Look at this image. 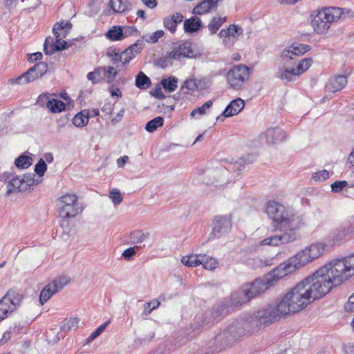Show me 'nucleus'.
<instances>
[{
    "label": "nucleus",
    "mask_w": 354,
    "mask_h": 354,
    "mask_svg": "<svg viewBox=\"0 0 354 354\" xmlns=\"http://www.w3.org/2000/svg\"><path fill=\"white\" fill-rule=\"evenodd\" d=\"M204 258L203 254H189L184 256L181 258V262L186 266L189 267H196L201 264Z\"/></svg>",
    "instance_id": "nucleus-30"
},
{
    "label": "nucleus",
    "mask_w": 354,
    "mask_h": 354,
    "mask_svg": "<svg viewBox=\"0 0 354 354\" xmlns=\"http://www.w3.org/2000/svg\"><path fill=\"white\" fill-rule=\"evenodd\" d=\"M201 26V21L197 17H193L184 21V30L187 32H194L199 30Z\"/></svg>",
    "instance_id": "nucleus-31"
},
{
    "label": "nucleus",
    "mask_w": 354,
    "mask_h": 354,
    "mask_svg": "<svg viewBox=\"0 0 354 354\" xmlns=\"http://www.w3.org/2000/svg\"><path fill=\"white\" fill-rule=\"evenodd\" d=\"M329 177V173L327 170H320L313 174L312 179L315 182H323Z\"/></svg>",
    "instance_id": "nucleus-53"
},
{
    "label": "nucleus",
    "mask_w": 354,
    "mask_h": 354,
    "mask_svg": "<svg viewBox=\"0 0 354 354\" xmlns=\"http://www.w3.org/2000/svg\"><path fill=\"white\" fill-rule=\"evenodd\" d=\"M232 228V218L230 215L216 216L212 222L211 236L214 238H221L227 234Z\"/></svg>",
    "instance_id": "nucleus-11"
},
{
    "label": "nucleus",
    "mask_w": 354,
    "mask_h": 354,
    "mask_svg": "<svg viewBox=\"0 0 354 354\" xmlns=\"http://www.w3.org/2000/svg\"><path fill=\"white\" fill-rule=\"evenodd\" d=\"M347 84V77L337 75L328 79L325 89L327 92L335 93L341 91Z\"/></svg>",
    "instance_id": "nucleus-19"
},
{
    "label": "nucleus",
    "mask_w": 354,
    "mask_h": 354,
    "mask_svg": "<svg viewBox=\"0 0 354 354\" xmlns=\"http://www.w3.org/2000/svg\"><path fill=\"white\" fill-rule=\"evenodd\" d=\"M106 37L111 41L122 39V30L120 26H114L106 32Z\"/></svg>",
    "instance_id": "nucleus-36"
},
{
    "label": "nucleus",
    "mask_w": 354,
    "mask_h": 354,
    "mask_svg": "<svg viewBox=\"0 0 354 354\" xmlns=\"http://www.w3.org/2000/svg\"><path fill=\"white\" fill-rule=\"evenodd\" d=\"M354 275V255L335 259L306 277L279 300L286 315L298 313Z\"/></svg>",
    "instance_id": "nucleus-1"
},
{
    "label": "nucleus",
    "mask_w": 354,
    "mask_h": 354,
    "mask_svg": "<svg viewBox=\"0 0 354 354\" xmlns=\"http://www.w3.org/2000/svg\"><path fill=\"white\" fill-rule=\"evenodd\" d=\"M225 21V17H214L208 25L211 34L216 33Z\"/></svg>",
    "instance_id": "nucleus-41"
},
{
    "label": "nucleus",
    "mask_w": 354,
    "mask_h": 354,
    "mask_svg": "<svg viewBox=\"0 0 354 354\" xmlns=\"http://www.w3.org/2000/svg\"><path fill=\"white\" fill-rule=\"evenodd\" d=\"M245 106V102L241 99L237 98L232 100L225 109L223 112L224 117H230L237 115Z\"/></svg>",
    "instance_id": "nucleus-24"
},
{
    "label": "nucleus",
    "mask_w": 354,
    "mask_h": 354,
    "mask_svg": "<svg viewBox=\"0 0 354 354\" xmlns=\"http://www.w3.org/2000/svg\"><path fill=\"white\" fill-rule=\"evenodd\" d=\"M298 238L297 234H288V232H283L281 235H274L268 238L264 239L261 241V245L277 246L281 244H286L293 242Z\"/></svg>",
    "instance_id": "nucleus-17"
},
{
    "label": "nucleus",
    "mask_w": 354,
    "mask_h": 354,
    "mask_svg": "<svg viewBox=\"0 0 354 354\" xmlns=\"http://www.w3.org/2000/svg\"><path fill=\"white\" fill-rule=\"evenodd\" d=\"M111 8L116 13H123L131 9V3L129 0H111Z\"/></svg>",
    "instance_id": "nucleus-29"
},
{
    "label": "nucleus",
    "mask_w": 354,
    "mask_h": 354,
    "mask_svg": "<svg viewBox=\"0 0 354 354\" xmlns=\"http://www.w3.org/2000/svg\"><path fill=\"white\" fill-rule=\"evenodd\" d=\"M106 55L114 64L120 62V53L119 50H117L116 49L109 48L106 53Z\"/></svg>",
    "instance_id": "nucleus-56"
},
{
    "label": "nucleus",
    "mask_w": 354,
    "mask_h": 354,
    "mask_svg": "<svg viewBox=\"0 0 354 354\" xmlns=\"http://www.w3.org/2000/svg\"><path fill=\"white\" fill-rule=\"evenodd\" d=\"M284 315H287L279 301L261 307L252 314L245 315L233 322L227 329L216 335L215 341L219 344L218 350L221 351L230 346L246 332H249L251 328L268 326Z\"/></svg>",
    "instance_id": "nucleus-2"
},
{
    "label": "nucleus",
    "mask_w": 354,
    "mask_h": 354,
    "mask_svg": "<svg viewBox=\"0 0 354 354\" xmlns=\"http://www.w3.org/2000/svg\"><path fill=\"white\" fill-rule=\"evenodd\" d=\"M293 272L289 264L286 261L280 263L272 270L266 274L263 279L268 286V288L275 286L279 279Z\"/></svg>",
    "instance_id": "nucleus-10"
},
{
    "label": "nucleus",
    "mask_w": 354,
    "mask_h": 354,
    "mask_svg": "<svg viewBox=\"0 0 354 354\" xmlns=\"http://www.w3.org/2000/svg\"><path fill=\"white\" fill-rule=\"evenodd\" d=\"M227 312L228 308L225 304L214 306L212 308V317L216 319L226 315Z\"/></svg>",
    "instance_id": "nucleus-47"
},
{
    "label": "nucleus",
    "mask_w": 354,
    "mask_h": 354,
    "mask_svg": "<svg viewBox=\"0 0 354 354\" xmlns=\"http://www.w3.org/2000/svg\"><path fill=\"white\" fill-rule=\"evenodd\" d=\"M212 106V101L208 100L205 102L201 106L198 107L194 109L190 115L192 117H194L196 115L198 114L200 115H203L206 113V111L209 109Z\"/></svg>",
    "instance_id": "nucleus-51"
},
{
    "label": "nucleus",
    "mask_w": 354,
    "mask_h": 354,
    "mask_svg": "<svg viewBox=\"0 0 354 354\" xmlns=\"http://www.w3.org/2000/svg\"><path fill=\"white\" fill-rule=\"evenodd\" d=\"M26 72L18 77L15 80V82L19 84H25L27 83H29L30 82L34 81L35 79H37L38 75L35 73H32V74H30L28 75H26Z\"/></svg>",
    "instance_id": "nucleus-49"
},
{
    "label": "nucleus",
    "mask_w": 354,
    "mask_h": 354,
    "mask_svg": "<svg viewBox=\"0 0 354 354\" xmlns=\"http://www.w3.org/2000/svg\"><path fill=\"white\" fill-rule=\"evenodd\" d=\"M45 101H46V106L53 113H59L65 109L66 105L62 101L56 99L50 100L47 95H41L37 102L40 106H44L43 102Z\"/></svg>",
    "instance_id": "nucleus-21"
},
{
    "label": "nucleus",
    "mask_w": 354,
    "mask_h": 354,
    "mask_svg": "<svg viewBox=\"0 0 354 354\" xmlns=\"http://www.w3.org/2000/svg\"><path fill=\"white\" fill-rule=\"evenodd\" d=\"M47 169V165L44 159L41 158L35 165V171L39 176H43Z\"/></svg>",
    "instance_id": "nucleus-55"
},
{
    "label": "nucleus",
    "mask_w": 354,
    "mask_h": 354,
    "mask_svg": "<svg viewBox=\"0 0 354 354\" xmlns=\"http://www.w3.org/2000/svg\"><path fill=\"white\" fill-rule=\"evenodd\" d=\"M101 69H103L102 73L104 79L106 77L109 83L113 82L118 75V72L113 66L101 67Z\"/></svg>",
    "instance_id": "nucleus-43"
},
{
    "label": "nucleus",
    "mask_w": 354,
    "mask_h": 354,
    "mask_svg": "<svg viewBox=\"0 0 354 354\" xmlns=\"http://www.w3.org/2000/svg\"><path fill=\"white\" fill-rule=\"evenodd\" d=\"M250 75V68L243 64L234 66L227 73L226 78L228 84L234 90L241 89Z\"/></svg>",
    "instance_id": "nucleus-7"
},
{
    "label": "nucleus",
    "mask_w": 354,
    "mask_h": 354,
    "mask_svg": "<svg viewBox=\"0 0 354 354\" xmlns=\"http://www.w3.org/2000/svg\"><path fill=\"white\" fill-rule=\"evenodd\" d=\"M143 41L138 40L136 43L130 46L127 49H131V52L133 53V56L136 57V55L138 54L140 52V50L143 48Z\"/></svg>",
    "instance_id": "nucleus-60"
},
{
    "label": "nucleus",
    "mask_w": 354,
    "mask_h": 354,
    "mask_svg": "<svg viewBox=\"0 0 354 354\" xmlns=\"http://www.w3.org/2000/svg\"><path fill=\"white\" fill-rule=\"evenodd\" d=\"M185 88L190 91H197L196 78L187 79L184 82V85L182 86V89H184Z\"/></svg>",
    "instance_id": "nucleus-59"
},
{
    "label": "nucleus",
    "mask_w": 354,
    "mask_h": 354,
    "mask_svg": "<svg viewBox=\"0 0 354 354\" xmlns=\"http://www.w3.org/2000/svg\"><path fill=\"white\" fill-rule=\"evenodd\" d=\"M160 302L157 300H153L150 302H148L145 304L143 314L145 315H148L151 313V311L156 308H157L159 305Z\"/></svg>",
    "instance_id": "nucleus-57"
},
{
    "label": "nucleus",
    "mask_w": 354,
    "mask_h": 354,
    "mask_svg": "<svg viewBox=\"0 0 354 354\" xmlns=\"http://www.w3.org/2000/svg\"><path fill=\"white\" fill-rule=\"evenodd\" d=\"M23 295L15 290H10L0 301V319H3L20 305Z\"/></svg>",
    "instance_id": "nucleus-9"
},
{
    "label": "nucleus",
    "mask_w": 354,
    "mask_h": 354,
    "mask_svg": "<svg viewBox=\"0 0 354 354\" xmlns=\"http://www.w3.org/2000/svg\"><path fill=\"white\" fill-rule=\"evenodd\" d=\"M135 57L133 53L131 52V49H125L122 52L120 53V62H121L123 65L129 63L131 59H133Z\"/></svg>",
    "instance_id": "nucleus-54"
},
{
    "label": "nucleus",
    "mask_w": 354,
    "mask_h": 354,
    "mask_svg": "<svg viewBox=\"0 0 354 354\" xmlns=\"http://www.w3.org/2000/svg\"><path fill=\"white\" fill-rule=\"evenodd\" d=\"M164 35V31L162 30H159L156 31L151 35H147L143 37L145 40L148 43L154 44L158 41L160 38H161Z\"/></svg>",
    "instance_id": "nucleus-52"
},
{
    "label": "nucleus",
    "mask_w": 354,
    "mask_h": 354,
    "mask_svg": "<svg viewBox=\"0 0 354 354\" xmlns=\"http://www.w3.org/2000/svg\"><path fill=\"white\" fill-rule=\"evenodd\" d=\"M194 57L192 45L190 41H182L174 45L172 50L169 54V57L179 60L181 58H192Z\"/></svg>",
    "instance_id": "nucleus-13"
},
{
    "label": "nucleus",
    "mask_w": 354,
    "mask_h": 354,
    "mask_svg": "<svg viewBox=\"0 0 354 354\" xmlns=\"http://www.w3.org/2000/svg\"><path fill=\"white\" fill-rule=\"evenodd\" d=\"M251 299L244 286L238 290L234 292L231 295V304L237 306L245 304Z\"/></svg>",
    "instance_id": "nucleus-23"
},
{
    "label": "nucleus",
    "mask_w": 354,
    "mask_h": 354,
    "mask_svg": "<svg viewBox=\"0 0 354 354\" xmlns=\"http://www.w3.org/2000/svg\"><path fill=\"white\" fill-rule=\"evenodd\" d=\"M121 30H122V39L131 36L137 31L135 26H121Z\"/></svg>",
    "instance_id": "nucleus-63"
},
{
    "label": "nucleus",
    "mask_w": 354,
    "mask_h": 354,
    "mask_svg": "<svg viewBox=\"0 0 354 354\" xmlns=\"http://www.w3.org/2000/svg\"><path fill=\"white\" fill-rule=\"evenodd\" d=\"M48 71V64L45 62H40L36 64L34 66L30 68L26 71V75H28L32 73H35L38 77L42 76Z\"/></svg>",
    "instance_id": "nucleus-39"
},
{
    "label": "nucleus",
    "mask_w": 354,
    "mask_h": 354,
    "mask_svg": "<svg viewBox=\"0 0 354 354\" xmlns=\"http://www.w3.org/2000/svg\"><path fill=\"white\" fill-rule=\"evenodd\" d=\"M310 50V46L303 44H292L280 52V57L285 60H292L296 57L301 56L305 53Z\"/></svg>",
    "instance_id": "nucleus-14"
},
{
    "label": "nucleus",
    "mask_w": 354,
    "mask_h": 354,
    "mask_svg": "<svg viewBox=\"0 0 354 354\" xmlns=\"http://www.w3.org/2000/svg\"><path fill=\"white\" fill-rule=\"evenodd\" d=\"M31 161L29 156L21 155L15 160V164L17 168L26 169L31 165Z\"/></svg>",
    "instance_id": "nucleus-45"
},
{
    "label": "nucleus",
    "mask_w": 354,
    "mask_h": 354,
    "mask_svg": "<svg viewBox=\"0 0 354 354\" xmlns=\"http://www.w3.org/2000/svg\"><path fill=\"white\" fill-rule=\"evenodd\" d=\"M57 212L63 218L75 217L83 210L82 205L78 203L77 196L75 194H68L57 200Z\"/></svg>",
    "instance_id": "nucleus-6"
},
{
    "label": "nucleus",
    "mask_w": 354,
    "mask_h": 354,
    "mask_svg": "<svg viewBox=\"0 0 354 354\" xmlns=\"http://www.w3.org/2000/svg\"><path fill=\"white\" fill-rule=\"evenodd\" d=\"M243 286L251 299L260 295L268 289L263 278H258L252 283Z\"/></svg>",
    "instance_id": "nucleus-18"
},
{
    "label": "nucleus",
    "mask_w": 354,
    "mask_h": 354,
    "mask_svg": "<svg viewBox=\"0 0 354 354\" xmlns=\"http://www.w3.org/2000/svg\"><path fill=\"white\" fill-rule=\"evenodd\" d=\"M277 77L283 81L290 82L296 80L299 76L294 67H279L277 72Z\"/></svg>",
    "instance_id": "nucleus-27"
},
{
    "label": "nucleus",
    "mask_w": 354,
    "mask_h": 354,
    "mask_svg": "<svg viewBox=\"0 0 354 354\" xmlns=\"http://www.w3.org/2000/svg\"><path fill=\"white\" fill-rule=\"evenodd\" d=\"M103 69H101V67H98L97 68L95 69L92 72H89L87 74V78L88 80L91 81L93 84H96L101 80H104V76L102 73V71Z\"/></svg>",
    "instance_id": "nucleus-44"
},
{
    "label": "nucleus",
    "mask_w": 354,
    "mask_h": 354,
    "mask_svg": "<svg viewBox=\"0 0 354 354\" xmlns=\"http://www.w3.org/2000/svg\"><path fill=\"white\" fill-rule=\"evenodd\" d=\"M70 278L66 275H61L57 277L52 281L53 286L57 289L58 292L62 290L68 283Z\"/></svg>",
    "instance_id": "nucleus-40"
},
{
    "label": "nucleus",
    "mask_w": 354,
    "mask_h": 354,
    "mask_svg": "<svg viewBox=\"0 0 354 354\" xmlns=\"http://www.w3.org/2000/svg\"><path fill=\"white\" fill-rule=\"evenodd\" d=\"M229 30H230V35L234 38H236L238 35H240L243 33V30L241 27L237 25H230L228 28Z\"/></svg>",
    "instance_id": "nucleus-62"
},
{
    "label": "nucleus",
    "mask_w": 354,
    "mask_h": 354,
    "mask_svg": "<svg viewBox=\"0 0 354 354\" xmlns=\"http://www.w3.org/2000/svg\"><path fill=\"white\" fill-rule=\"evenodd\" d=\"M244 169L245 164L243 159H240L230 165V169H232L236 176H239ZM215 176L216 177V182L220 184L229 183V169L223 167H220L215 171Z\"/></svg>",
    "instance_id": "nucleus-12"
},
{
    "label": "nucleus",
    "mask_w": 354,
    "mask_h": 354,
    "mask_svg": "<svg viewBox=\"0 0 354 354\" xmlns=\"http://www.w3.org/2000/svg\"><path fill=\"white\" fill-rule=\"evenodd\" d=\"M266 212L272 221L274 227L281 232L297 234V231L304 225L301 216L277 201H270L266 203Z\"/></svg>",
    "instance_id": "nucleus-3"
},
{
    "label": "nucleus",
    "mask_w": 354,
    "mask_h": 354,
    "mask_svg": "<svg viewBox=\"0 0 354 354\" xmlns=\"http://www.w3.org/2000/svg\"><path fill=\"white\" fill-rule=\"evenodd\" d=\"M261 138L270 145L281 143L286 138V132L280 127H270L261 134Z\"/></svg>",
    "instance_id": "nucleus-16"
},
{
    "label": "nucleus",
    "mask_w": 354,
    "mask_h": 354,
    "mask_svg": "<svg viewBox=\"0 0 354 354\" xmlns=\"http://www.w3.org/2000/svg\"><path fill=\"white\" fill-rule=\"evenodd\" d=\"M57 292H58V291L51 283L45 286V287L42 289L39 297V302L41 305H43L44 303H46L53 295Z\"/></svg>",
    "instance_id": "nucleus-32"
},
{
    "label": "nucleus",
    "mask_w": 354,
    "mask_h": 354,
    "mask_svg": "<svg viewBox=\"0 0 354 354\" xmlns=\"http://www.w3.org/2000/svg\"><path fill=\"white\" fill-rule=\"evenodd\" d=\"M88 122V114L86 110L77 113L73 119V124L77 127H83Z\"/></svg>",
    "instance_id": "nucleus-35"
},
{
    "label": "nucleus",
    "mask_w": 354,
    "mask_h": 354,
    "mask_svg": "<svg viewBox=\"0 0 354 354\" xmlns=\"http://www.w3.org/2000/svg\"><path fill=\"white\" fill-rule=\"evenodd\" d=\"M72 24L69 22H57L54 25L53 32L57 39H63L66 37L69 30L71 28Z\"/></svg>",
    "instance_id": "nucleus-26"
},
{
    "label": "nucleus",
    "mask_w": 354,
    "mask_h": 354,
    "mask_svg": "<svg viewBox=\"0 0 354 354\" xmlns=\"http://www.w3.org/2000/svg\"><path fill=\"white\" fill-rule=\"evenodd\" d=\"M164 124L163 118L158 116L149 120L146 126L145 129L149 133L154 132L158 127H160Z\"/></svg>",
    "instance_id": "nucleus-38"
},
{
    "label": "nucleus",
    "mask_w": 354,
    "mask_h": 354,
    "mask_svg": "<svg viewBox=\"0 0 354 354\" xmlns=\"http://www.w3.org/2000/svg\"><path fill=\"white\" fill-rule=\"evenodd\" d=\"M347 185V182L345 180L335 181L331 185V189L333 192L337 193L342 191Z\"/></svg>",
    "instance_id": "nucleus-61"
},
{
    "label": "nucleus",
    "mask_w": 354,
    "mask_h": 354,
    "mask_svg": "<svg viewBox=\"0 0 354 354\" xmlns=\"http://www.w3.org/2000/svg\"><path fill=\"white\" fill-rule=\"evenodd\" d=\"M203 256L204 258H203V261L201 262V264L203 266L204 268L212 270L218 266V263L216 259L207 257L205 254H203Z\"/></svg>",
    "instance_id": "nucleus-46"
},
{
    "label": "nucleus",
    "mask_w": 354,
    "mask_h": 354,
    "mask_svg": "<svg viewBox=\"0 0 354 354\" xmlns=\"http://www.w3.org/2000/svg\"><path fill=\"white\" fill-rule=\"evenodd\" d=\"M178 79L175 77H171L168 79H163L161 84L165 89L169 92H174L177 88Z\"/></svg>",
    "instance_id": "nucleus-42"
},
{
    "label": "nucleus",
    "mask_w": 354,
    "mask_h": 354,
    "mask_svg": "<svg viewBox=\"0 0 354 354\" xmlns=\"http://www.w3.org/2000/svg\"><path fill=\"white\" fill-rule=\"evenodd\" d=\"M347 165L348 168L354 174V148L352 149V151L348 156Z\"/></svg>",
    "instance_id": "nucleus-64"
},
{
    "label": "nucleus",
    "mask_w": 354,
    "mask_h": 354,
    "mask_svg": "<svg viewBox=\"0 0 354 354\" xmlns=\"http://www.w3.org/2000/svg\"><path fill=\"white\" fill-rule=\"evenodd\" d=\"M26 72L18 77L15 80V82L19 84H25L27 83H29L30 82L34 81L35 79H37L38 75L35 73H32V74H30L28 75H26Z\"/></svg>",
    "instance_id": "nucleus-48"
},
{
    "label": "nucleus",
    "mask_w": 354,
    "mask_h": 354,
    "mask_svg": "<svg viewBox=\"0 0 354 354\" xmlns=\"http://www.w3.org/2000/svg\"><path fill=\"white\" fill-rule=\"evenodd\" d=\"M183 15L180 12L166 17L163 19L164 27L173 34L176 31L178 24L183 21Z\"/></svg>",
    "instance_id": "nucleus-22"
},
{
    "label": "nucleus",
    "mask_w": 354,
    "mask_h": 354,
    "mask_svg": "<svg viewBox=\"0 0 354 354\" xmlns=\"http://www.w3.org/2000/svg\"><path fill=\"white\" fill-rule=\"evenodd\" d=\"M354 232V227L349 223H345L333 228L324 239L327 247L333 248L344 243L350 234Z\"/></svg>",
    "instance_id": "nucleus-8"
},
{
    "label": "nucleus",
    "mask_w": 354,
    "mask_h": 354,
    "mask_svg": "<svg viewBox=\"0 0 354 354\" xmlns=\"http://www.w3.org/2000/svg\"><path fill=\"white\" fill-rule=\"evenodd\" d=\"M151 82L149 79L143 72L140 71L136 78V86L140 89L148 88Z\"/></svg>",
    "instance_id": "nucleus-33"
},
{
    "label": "nucleus",
    "mask_w": 354,
    "mask_h": 354,
    "mask_svg": "<svg viewBox=\"0 0 354 354\" xmlns=\"http://www.w3.org/2000/svg\"><path fill=\"white\" fill-rule=\"evenodd\" d=\"M147 236L148 235L145 234L142 231L137 230L131 234L130 239L133 243H141L147 238Z\"/></svg>",
    "instance_id": "nucleus-50"
},
{
    "label": "nucleus",
    "mask_w": 354,
    "mask_h": 354,
    "mask_svg": "<svg viewBox=\"0 0 354 354\" xmlns=\"http://www.w3.org/2000/svg\"><path fill=\"white\" fill-rule=\"evenodd\" d=\"M67 48L66 42L61 39H57L53 42V39L48 37L44 44V51L46 55H52L55 51H59Z\"/></svg>",
    "instance_id": "nucleus-20"
},
{
    "label": "nucleus",
    "mask_w": 354,
    "mask_h": 354,
    "mask_svg": "<svg viewBox=\"0 0 354 354\" xmlns=\"http://www.w3.org/2000/svg\"><path fill=\"white\" fill-rule=\"evenodd\" d=\"M217 4L216 0H204L194 8L193 13L198 15H204L216 8Z\"/></svg>",
    "instance_id": "nucleus-25"
},
{
    "label": "nucleus",
    "mask_w": 354,
    "mask_h": 354,
    "mask_svg": "<svg viewBox=\"0 0 354 354\" xmlns=\"http://www.w3.org/2000/svg\"><path fill=\"white\" fill-rule=\"evenodd\" d=\"M308 252L309 251L307 248H305L304 250L291 257L286 261L293 272L313 261V258Z\"/></svg>",
    "instance_id": "nucleus-15"
},
{
    "label": "nucleus",
    "mask_w": 354,
    "mask_h": 354,
    "mask_svg": "<svg viewBox=\"0 0 354 354\" xmlns=\"http://www.w3.org/2000/svg\"><path fill=\"white\" fill-rule=\"evenodd\" d=\"M352 17L350 10L338 7H325L311 14V26L317 34H324L331 24Z\"/></svg>",
    "instance_id": "nucleus-4"
},
{
    "label": "nucleus",
    "mask_w": 354,
    "mask_h": 354,
    "mask_svg": "<svg viewBox=\"0 0 354 354\" xmlns=\"http://www.w3.org/2000/svg\"><path fill=\"white\" fill-rule=\"evenodd\" d=\"M79 319L76 317L66 319L62 322L60 330L68 332L71 330H75L78 327Z\"/></svg>",
    "instance_id": "nucleus-34"
},
{
    "label": "nucleus",
    "mask_w": 354,
    "mask_h": 354,
    "mask_svg": "<svg viewBox=\"0 0 354 354\" xmlns=\"http://www.w3.org/2000/svg\"><path fill=\"white\" fill-rule=\"evenodd\" d=\"M0 180L6 185V196L26 191L34 183V178L30 175H24L20 178L10 171L2 173Z\"/></svg>",
    "instance_id": "nucleus-5"
},
{
    "label": "nucleus",
    "mask_w": 354,
    "mask_h": 354,
    "mask_svg": "<svg viewBox=\"0 0 354 354\" xmlns=\"http://www.w3.org/2000/svg\"><path fill=\"white\" fill-rule=\"evenodd\" d=\"M109 197L111 198L113 203L115 205H119L122 201L121 193L118 189H113L110 192Z\"/></svg>",
    "instance_id": "nucleus-58"
},
{
    "label": "nucleus",
    "mask_w": 354,
    "mask_h": 354,
    "mask_svg": "<svg viewBox=\"0 0 354 354\" xmlns=\"http://www.w3.org/2000/svg\"><path fill=\"white\" fill-rule=\"evenodd\" d=\"M310 252L313 260L321 257L326 249H328L324 241L316 242L306 247Z\"/></svg>",
    "instance_id": "nucleus-28"
},
{
    "label": "nucleus",
    "mask_w": 354,
    "mask_h": 354,
    "mask_svg": "<svg viewBox=\"0 0 354 354\" xmlns=\"http://www.w3.org/2000/svg\"><path fill=\"white\" fill-rule=\"evenodd\" d=\"M313 63L312 58H304L301 59L297 65L294 67L297 75L299 77L301 74H303L305 71H306Z\"/></svg>",
    "instance_id": "nucleus-37"
}]
</instances>
